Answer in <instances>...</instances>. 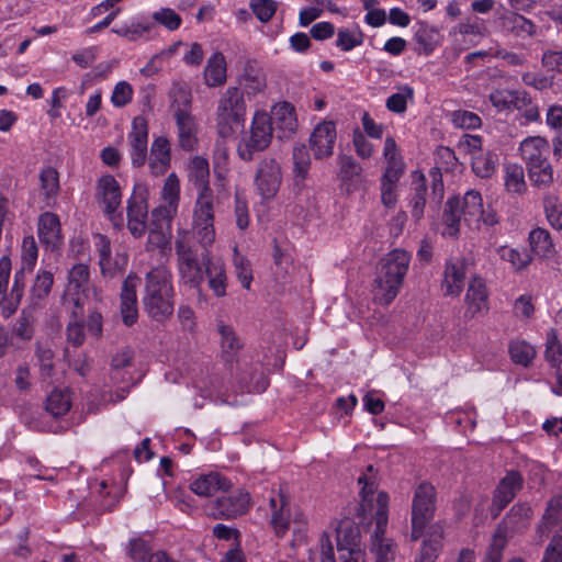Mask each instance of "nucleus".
<instances>
[{
  "mask_svg": "<svg viewBox=\"0 0 562 562\" xmlns=\"http://www.w3.org/2000/svg\"><path fill=\"white\" fill-rule=\"evenodd\" d=\"M188 177L189 181L198 190L192 212L193 232L198 237L200 246H212L215 241L216 233L214 227V195L210 188L209 161L201 156H194L189 165Z\"/></svg>",
  "mask_w": 562,
  "mask_h": 562,
  "instance_id": "obj_1",
  "label": "nucleus"
},
{
  "mask_svg": "<svg viewBox=\"0 0 562 562\" xmlns=\"http://www.w3.org/2000/svg\"><path fill=\"white\" fill-rule=\"evenodd\" d=\"M143 304L155 322H165L173 314L175 290L172 274L167 266L158 265L146 273Z\"/></svg>",
  "mask_w": 562,
  "mask_h": 562,
  "instance_id": "obj_2",
  "label": "nucleus"
},
{
  "mask_svg": "<svg viewBox=\"0 0 562 562\" xmlns=\"http://www.w3.org/2000/svg\"><path fill=\"white\" fill-rule=\"evenodd\" d=\"M409 263L411 255L404 249H394L380 260L373 289L375 301L382 305L393 302L403 285Z\"/></svg>",
  "mask_w": 562,
  "mask_h": 562,
  "instance_id": "obj_3",
  "label": "nucleus"
},
{
  "mask_svg": "<svg viewBox=\"0 0 562 562\" xmlns=\"http://www.w3.org/2000/svg\"><path fill=\"white\" fill-rule=\"evenodd\" d=\"M519 155L526 164L528 178L533 188L548 190L554 182L553 168L549 161L550 145L541 136H529L519 145Z\"/></svg>",
  "mask_w": 562,
  "mask_h": 562,
  "instance_id": "obj_4",
  "label": "nucleus"
},
{
  "mask_svg": "<svg viewBox=\"0 0 562 562\" xmlns=\"http://www.w3.org/2000/svg\"><path fill=\"white\" fill-rule=\"evenodd\" d=\"M198 237L189 229H178L175 240V250L177 256V269L180 281L192 289L200 290L204 280L205 265L200 260L196 251L193 249V239Z\"/></svg>",
  "mask_w": 562,
  "mask_h": 562,
  "instance_id": "obj_5",
  "label": "nucleus"
},
{
  "mask_svg": "<svg viewBox=\"0 0 562 562\" xmlns=\"http://www.w3.org/2000/svg\"><path fill=\"white\" fill-rule=\"evenodd\" d=\"M246 103L244 92L237 87H229L223 93L216 109L217 133L223 138L232 137L244 128Z\"/></svg>",
  "mask_w": 562,
  "mask_h": 562,
  "instance_id": "obj_6",
  "label": "nucleus"
},
{
  "mask_svg": "<svg viewBox=\"0 0 562 562\" xmlns=\"http://www.w3.org/2000/svg\"><path fill=\"white\" fill-rule=\"evenodd\" d=\"M436 490L429 483H420L412 502L411 539L416 541L425 533L426 526L432 520L436 512Z\"/></svg>",
  "mask_w": 562,
  "mask_h": 562,
  "instance_id": "obj_7",
  "label": "nucleus"
},
{
  "mask_svg": "<svg viewBox=\"0 0 562 562\" xmlns=\"http://www.w3.org/2000/svg\"><path fill=\"white\" fill-rule=\"evenodd\" d=\"M205 505V512L214 519H235L245 515L251 507L250 494L244 490L220 492Z\"/></svg>",
  "mask_w": 562,
  "mask_h": 562,
  "instance_id": "obj_8",
  "label": "nucleus"
},
{
  "mask_svg": "<svg viewBox=\"0 0 562 562\" xmlns=\"http://www.w3.org/2000/svg\"><path fill=\"white\" fill-rule=\"evenodd\" d=\"M272 123L263 111H257L252 117L250 134L240 139L237 153L245 160L250 161L257 151L265 150L272 139Z\"/></svg>",
  "mask_w": 562,
  "mask_h": 562,
  "instance_id": "obj_9",
  "label": "nucleus"
},
{
  "mask_svg": "<svg viewBox=\"0 0 562 562\" xmlns=\"http://www.w3.org/2000/svg\"><path fill=\"white\" fill-rule=\"evenodd\" d=\"M389 495L380 494L378 497V510L375 515V529L371 538V548L375 554V562H393L395 550L394 542L385 538V530L389 521Z\"/></svg>",
  "mask_w": 562,
  "mask_h": 562,
  "instance_id": "obj_10",
  "label": "nucleus"
},
{
  "mask_svg": "<svg viewBox=\"0 0 562 562\" xmlns=\"http://www.w3.org/2000/svg\"><path fill=\"white\" fill-rule=\"evenodd\" d=\"M282 182L280 164L270 157L261 159L255 173V186L259 195L271 200L278 193Z\"/></svg>",
  "mask_w": 562,
  "mask_h": 562,
  "instance_id": "obj_11",
  "label": "nucleus"
},
{
  "mask_svg": "<svg viewBox=\"0 0 562 562\" xmlns=\"http://www.w3.org/2000/svg\"><path fill=\"white\" fill-rule=\"evenodd\" d=\"M148 189L145 184L134 186L132 196L127 201V227L134 237H140L146 231Z\"/></svg>",
  "mask_w": 562,
  "mask_h": 562,
  "instance_id": "obj_12",
  "label": "nucleus"
},
{
  "mask_svg": "<svg viewBox=\"0 0 562 562\" xmlns=\"http://www.w3.org/2000/svg\"><path fill=\"white\" fill-rule=\"evenodd\" d=\"M95 247L102 277L112 279L122 276L128 262L127 255L116 252L113 257L109 238L101 234L97 235Z\"/></svg>",
  "mask_w": 562,
  "mask_h": 562,
  "instance_id": "obj_13",
  "label": "nucleus"
},
{
  "mask_svg": "<svg viewBox=\"0 0 562 562\" xmlns=\"http://www.w3.org/2000/svg\"><path fill=\"white\" fill-rule=\"evenodd\" d=\"M524 476L518 471H508L506 475L501 479L496 486L493 501L491 505V515L493 518L499 516L502 510L515 498L516 494L524 486Z\"/></svg>",
  "mask_w": 562,
  "mask_h": 562,
  "instance_id": "obj_14",
  "label": "nucleus"
},
{
  "mask_svg": "<svg viewBox=\"0 0 562 562\" xmlns=\"http://www.w3.org/2000/svg\"><path fill=\"white\" fill-rule=\"evenodd\" d=\"M337 138L336 124L333 121L318 123L310 137V147L315 159H325L333 155Z\"/></svg>",
  "mask_w": 562,
  "mask_h": 562,
  "instance_id": "obj_15",
  "label": "nucleus"
},
{
  "mask_svg": "<svg viewBox=\"0 0 562 562\" xmlns=\"http://www.w3.org/2000/svg\"><path fill=\"white\" fill-rule=\"evenodd\" d=\"M201 247L204 249L202 259L205 265L204 277L207 279V285L216 297H224L228 285L224 261L221 258L211 256L209 250L211 246Z\"/></svg>",
  "mask_w": 562,
  "mask_h": 562,
  "instance_id": "obj_16",
  "label": "nucleus"
},
{
  "mask_svg": "<svg viewBox=\"0 0 562 562\" xmlns=\"http://www.w3.org/2000/svg\"><path fill=\"white\" fill-rule=\"evenodd\" d=\"M128 143L131 146L132 165L136 168L144 166L147 160L148 145V123L144 116L138 115L133 119Z\"/></svg>",
  "mask_w": 562,
  "mask_h": 562,
  "instance_id": "obj_17",
  "label": "nucleus"
},
{
  "mask_svg": "<svg viewBox=\"0 0 562 562\" xmlns=\"http://www.w3.org/2000/svg\"><path fill=\"white\" fill-rule=\"evenodd\" d=\"M443 539L445 525L441 521L430 525L413 562H436L443 549Z\"/></svg>",
  "mask_w": 562,
  "mask_h": 562,
  "instance_id": "obj_18",
  "label": "nucleus"
},
{
  "mask_svg": "<svg viewBox=\"0 0 562 562\" xmlns=\"http://www.w3.org/2000/svg\"><path fill=\"white\" fill-rule=\"evenodd\" d=\"M358 484L361 485V490L359 493L361 501H360L359 507L357 509L358 517H366L367 514L371 513L372 510H374V516H375L376 510H378V497L380 494H382V493L386 494V493L380 492L376 495V497L374 498V493L376 491L378 483H376V473H375L373 465L370 464L367 467V471L363 472L358 477Z\"/></svg>",
  "mask_w": 562,
  "mask_h": 562,
  "instance_id": "obj_19",
  "label": "nucleus"
},
{
  "mask_svg": "<svg viewBox=\"0 0 562 562\" xmlns=\"http://www.w3.org/2000/svg\"><path fill=\"white\" fill-rule=\"evenodd\" d=\"M97 200L102 211L112 216L122 202L119 182L113 176H102L97 183Z\"/></svg>",
  "mask_w": 562,
  "mask_h": 562,
  "instance_id": "obj_20",
  "label": "nucleus"
},
{
  "mask_svg": "<svg viewBox=\"0 0 562 562\" xmlns=\"http://www.w3.org/2000/svg\"><path fill=\"white\" fill-rule=\"evenodd\" d=\"M138 281L139 279L135 273H130L122 284L120 311L122 321L126 326L134 325L138 318L136 296Z\"/></svg>",
  "mask_w": 562,
  "mask_h": 562,
  "instance_id": "obj_21",
  "label": "nucleus"
},
{
  "mask_svg": "<svg viewBox=\"0 0 562 562\" xmlns=\"http://www.w3.org/2000/svg\"><path fill=\"white\" fill-rule=\"evenodd\" d=\"M180 181L176 173H170L165 180L161 198L166 205L153 210L151 216L156 220L170 221L176 214L179 204Z\"/></svg>",
  "mask_w": 562,
  "mask_h": 562,
  "instance_id": "obj_22",
  "label": "nucleus"
},
{
  "mask_svg": "<svg viewBox=\"0 0 562 562\" xmlns=\"http://www.w3.org/2000/svg\"><path fill=\"white\" fill-rule=\"evenodd\" d=\"M383 156L386 160V167L382 175L381 182L397 186V182L404 173L405 165L393 137H386Z\"/></svg>",
  "mask_w": 562,
  "mask_h": 562,
  "instance_id": "obj_23",
  "label": "nucleus"
},
{
  "mask_svg": "<svg viewBox=\"0 0 562 562\" xmlns=\"http://www.w3.org/2000/svg\"><path fill=\"white\" fill-rule=\"evenodd\" d=\"M90 280V270L88 265L77 263L68 273V284L64 295L65 303L80 305L81 294L85 293Z\"/></svg>",
  "mask_w": 562,
  "mask_h": 562,
  "instance_id": "obj_24",
  "label": "nucleus"
},
{
  "mask_svg": "<svg viewBox=\"0 0 562 562\" xmlns=\"http://www.w3.org/2000/svg\"><path fill=\"white\" fill-rule=\"evenodd\" d=\"M147 160L153 176L159 177L168 171L171 161V147L167 137L158 136L153 140Z\"/></svg>",
  "mask_w": 562,
  "mask_h": 562,
  "instance_id": "obj_25",
  "label": "nucleus"
},
{
  "mask_svg": "<svg viewBox=\"0 0 562 562\" xmlns=\"http://www.w3.org/2000/svg\"><path fill=\"white\" fill-rule=\"evenodd\" d=\"M216 331L220 335L221 357L227 363H233L237 360L239 351L244 347V342L237 335L232 325L218 321L216 324Z\"/></svg>",
  "mask_w": 562,
  "mask_h": 562,
  "instance_id": "obj_26",
  "label": "nucleus"
},
{
  "mask_svg": "<svg viewBox=\"0 0 562 562\" xmlns=\"http://www.w3.org/2000/svg\"><path fill=\"white\" fill-rule=\"evenodd\" d=\"M231 487L232 483L226 477L214 472L200 475L190 484V490L194 494L204 497H216L217 493L226 492L227 490H231Z\"/></svg>",
  "mask_w": 562,
  "mask_h": 562,
  "instance_id": "obj_27",
  "label": "nucleus"
},
{
  "mask_svg": "<svg viewBox=\"0 0 562 562\" xmlns=\"http://www.w3.org/2000/svg\"><path fill=\"white\" fill-rule=\"evenodd\" d=\"M38 238L41 243L52 250L61 243L60 222L56 214L46 212L38 218Z\"/></svg>",
  "mask_w": 562,
  "mask_h": 562,
  "instance_id": "obj_28",
  "label": "nucleus"
},
{
  "mask_svg": "<svg viewBox=\"0 0 562 562\" xmlns=\"http://www.w3.org/2000/svg\"><path fill=\"white\" fill-rule=\"evenodd\" d=\"M178 130L179 146L186 151H192L198 145V126L191 113H175Z\"/></svg>",
  "mask_w": 562,
  "mask_h": 562,
  "instance_id": "obj_29",
  "label": "nucleus"
},
{
  "mask_svg": "<svg viewBox=\"0 0 562 562\" xmlns=\"http://www.w3.org/2000/svg\"><path fill=\"white\" fill-rule=\"evenodd\" d=\"M467 314L471 317L488 310V294L481 278H473L465 294Z\"/></svg>",
  "mask_w": 562,
  "mask_h": 562,
  "instance_id": "obj_30",
  "label": "nucleus"
},
{
  "mask_svg": "<svg viewBox=\"0 0 562 562\" xmlns=\"http://www.w3.org/2000/svg\"><path fill=\"white\" fill-rule=\"evenodd\" d=\"M552 530H562V496L557 495L549 499L538 532L541 537H548Z\"/></svg>",
  "mask_w": 562,
  "mask_h": 562,
  "instance_id": "obj_31",
  "label": "nucleus"
},
{
  "mask_svg": "<svg viewBox=\"0 0 562 562\" xmlns=\"http://www.w3.org/2000/svg\"><path fill=\"white\" fill-rule=\"evenodd\" d=\"M465 278L464 260L449 261L443 272L442 289L445 295H459Z\"/></svg>",
  "mask_w": 562,
  "mask_h": 562,
  "instance_id": "obj_32",
  "label": "nucleus"
},
{
  "mask_svg": "<svg viewBox=\"0 0 562 562\" xmlns=\"http://www.w3.org/2000/svg\"><path fill=\"white\" fill-rule=\"evenodd\" d=\"M532 514V508L528 503H517L506 514L502 524L506 531L520 532L529 525Z\"/></svg>",
  "mask_w": 562,
  "mask_h": 562,
  "instance_id": "obj_33",
  "label": "nucleus"
},
{
  "mask_svg": "<svg viewBox=\"0 0 562 562\" xmlns=\"http://www.w3.org/2000/svg\"><path fill=\"white\" fill-rule=\"evenodd\" d=\"M357 548H361V535L359 527L355 526L350 520L340 521L337 528L338 553Z\"/></svg>",
  "mask_w": 562,
  "mask_h": 562,
  "instance_id": "obj_34",
  "label": "nucleus"
},
{
  "mask_svg": "<svg viewBox=\"0 0 562 562\" xmlns=\"http://www.w3.org/2000/svg\"><path fill=\"white\" fill-rule=\"evenodd\" d=\"M269 117L271 119L272 126L276 125L277 128L284 133H293L296 130L295 110L288 102L277 104Z\"/></svg>",
  "mask_w": 562,
  "mask_h": 562,
  "instance_id": "obj_35",
  "label": "nucleus"
},
{
  "mask_svg": "<svg viewBox=\"0 0 562 562\" xmlns=\"http://www.w3.org/2000/svg\"><path fill=\"white\" fill-rule=\"evenodd\" d=\"M461 207V201L459 198H450L446 203V209L442 215V222L445 228L442 232L443 236L456 237L460 232V222L463 218L459 212Z\"/></svg>",
  "mask_w": 562,
  "mask_h": 562,
  "instance_id": "obj_36",
  "label": "nucleus"
},
{
  "mask_svg": "<svg viewBox=\"0 0 562 562\" xmlns=\"http://www.w3.org/2000/svg\"><path fill=\"white\" fill-rule=\"evenodd\" d=\"M204 78L210 87H218L226 81V60L222 53L216 52L209 58Z\"/></svg>",
  "mask_w": 562,
  "mask_h": 562,
  "instance_id": "obj_37",
  "label": "nucleus"
},
{
  "mask_svg": "<svg viewBox=\"0 0 562 562\" xmlns=\"http://www.w3.org/2000/svg\"><path fill=\"white\" fill-rule=\"evenodd\" d=\"M501 23L505 31L516 36H532L536 33L533 22L515 12L504 14L501 18Z\"/></svg>",
  "mask_w": 562,
  "mask_h": 562,
  "instance_id": "obj_38",
  "label": "nucleus"
},
{
  "mask_svg": "<svg viewBox=\"0 0 562 562\" xmlns=\"http://www.w3.org/2000/svg\"><path fill=\"white\" fill-rule=\"evenodd\" d=\"M414 40L418 45L416 48L417 54L428 56L438 46V31L427 23H419Z\"/></svg>",
  "mask_w": 562,
  "mask_h": 562,
  "instance_id": "obj_39",
  "label": "nucleus"
},
{
  "mask_svg": "<svg viewBox=\"0 0 562 562\" xmlns=\"http://www.w3.org/2000/svg\"><path fill=\"white\" fill-rule=\"evenodd\" d=\"M412 191L413 193L409 201L412 206V216L416 221H419L424 216L427 195L426 179L424 175L420 173L413 179Z\"/></svg>",
  "mask_w": 562,
  "mask_h": 562,
  "instance_id": "obj_40",
  "label": "nucleus"
},
{
  "mask_svg": "<svg viewBox=\"0 0 562 562\" xmlns=\"http://www.w3.org/2000/svg\"><path fill=\"white\" fill-rule=\"evenodd\" d=\"M293 172L295 186H302L308 176L311 167L310 153L305 145L299 144L293 147Z\"/></svg>",
  "mask_w": 562,
  "mask_h": 562,
  "instance_id": "obj_41",
  "label": "nucleus"
},
{
  "mask_svg": "<svg viewBox=\"0 0 562 562\" xmlns=\"http://www.w3.org/2000/svg\"><path fill=\"white\" fill-rule=\"evenodd\" d=\"M504 182L508 193L518 195L524 194L527 191V183L522 166L518 164L506 165Z\"/></svg>",
  "mask_w": 562,
  "mask_h": 562,
  "instance_id": "obj_42",
  "label": "nucleus"
},
{
  "mask_svg": "<svg viewBox=\"0 0 562 562\" xmlns=\"http://www.w3.org/2000/svg\"><path fill=\"white\" fill-rule=\"evenodd\" d=\"M529 244L531 250L540 257H551L554 252V246L551 236L547 229L535 228L529 234Z\"/></svg>",
  "mask_w": 562,
  "mask_h": 562,
  "instance_id": "obj_43",
  "label": "nucleus"
},
{
  "mask_svg": "<svg viewBox=\"0 0 562 562\" xmlns=\"http://www.w3.org/2000/svg\"><path fill=\"white\" fill-rule=\"evenodd\" d=\"M460 201L461 207L459 212L462 214L464 222L470 223L472 220L479 218L483 207V200L480 192L470 190Z\"/></svg>",
  "mask_w": 562,
  "mask_h": 562,
  "instance_id": "obj_44",
  "label": "nucleus"
},
{
  "mask_svg": "<svg viewBox=\"0 0 562 562\" xmlns=\"http://www.w3.org/2000/svg\"><path fill=\"white\" fill-rule=\"evenodd\" d=\"M546 217L549 224L558 231L562 229V209L559 195L553 192H546L542 198Z\"/></svg>",
  "mask_w": 562,
  "mask_h": 562,
  "instance_id": "obj_45",
  "label": "nucleus"
},
{
  "mask_svg": "<svg viewBox=\"0 0 562 562\" xmlns=\"http://www.w3.org/2000/svg\"><path fill=\"white\" fill-rule=\"evenodd\" d=\"M169 98L175 113H191L192 95L190 89L186 85L179 82L173 83L169 91Z\"/></svg>",
  "mask_w": 562,
  "mask_h": 562,
  "instance_id": "obj_46",
  "label": "nucleus"
},
{
  "mask_svg": "<svg viewBox=\"0 0 562 562\" xmlns=\"http://www.w3.org/2000/svg\"><path fill=\"white\" fill-rule=\"evenodd\" d=\"M54 284V276L50 271L43 270L40 271L33 285L31 288V301L34 304H37L40 301H43L50 293L52 286Z\"/></svg>",
  "mask_w": 562,
  "mask_h": 562,
  "instance_id": "obj_47",
  "label": "nucleus"
},
{
  "mask_svg": "<svg viewBox=\"0 0 562 562\" xmlns=\"http://www.w3.org/2000/svg\"><path fill=\"white\" fill-rule=\"evenodd\" d=\"M364 34L358 25L351 29H339L337 32L336 46L342 52H349L362 45Z\"/></svg>",
  "mask_w": 562,
  "mask_h": 562,
  "instance_id": "obj_48",
  "label": "nucleus"
},
{
  "mask_svg": "<svg viewBox=\"0 0 562 562\" xmlns=\"http://www.w3.org/2000/svg\"><path fill=\"white\" fill-rule=\"evenodd\" d=\"M71 406V401L68 392L54 390L47 396L46 411L54 417L64 416Z\"/></svg>",
  "mask_w": 562,
  "mask_h": 562,
  "instance_id": "obj_49",
  "label": "nucleus"
},
{
  "mask_svg": "<svg viewBox=\"0 0 562 562\" xmlns=\"http://www.w3.org/2000/svg\"><path fill=\"white\" fill-rule=\"evenodd\" d=\"M498 157L494 153H479L472 158V169L476 176L488 178L494 173Z\"/></svg>",
  "mask_w": 562,
  "mask_h": 562,
  "instance_id": "obj_50",
  "label": "nucleus"
},
{
  "mask_svg": "<svg viewBox=\"0 0 562 562\" xmlns=\"http://www.w3.org/2000/svg\"><path fill=\"white\" fill-rule=\"evenodd\" d=\"M414 97V90L409 86H404L398 92L391 94L385 102V106L393 113H404L407 108V101Z\"/></svg>",
  "mask_w": 562,
  "mask_h": 562,
  "instance_id": "obj_51",
  "label": "nucleus"
},
{
  "mask_svg": "<svg viewBox=\"0 0 562 562\" xmlns=\"http://www.w3.org/2000/svg\"><path fill=\"white\" fill-rule=\"evenodd\" d=\"M509 353L515 363L528 367L535 358L536 351L526 341H515L509 345Z\"/></svg>",
  "mask_w": 562,
  "mask_h": 562,
  "instance_id": "obj_52",
  "label": "nucleus"
},
{
  "mask_svg": "<svg viewBox=\"0 0 562 562\" xmlns=\"http://www.w3.org/2000/svg\"><path fill=\"white\" fill-rule=\"evenodd\" d=\"M498 252L501 258L509 262L513 269L517 271L526 268L531 261L530 255L525 250L501 247Z\"/></svg>",
  "mask_w": 562,
  "mask_h": 562,
  "instance_id": "obj_53",
  "label": "nucleus"
},
{
  "mask_svg": "<svg viewBox=\"0 0 562 562\" xmlns=\"http://www.w3.org/2000/svg\"><path fill=\"white\" fill-rule=\"evenodd\" d=\"M134 360V351L130 347L117 350L111 360L112 380H119L121 370L131 368Z\"/></svg>",
  "mask_w": 562,
  "mask_h": 562,
  "instance_id": "obj_54",
  "label": "nucleus"
},
{
  "mask_svg": "<svg viewBox=\"0 0 562 562\" xmlns=\"http://www.w3.org/2000/svg\"><path fill=\"white\" fill-rule=\"evenodd\" d=\"M546 360L553 367L558 368L562 363V345L558 340L554 329H550L547 334Z\"/></svg>",
  "mask_w": 562,
  "mask_h": 562,
  "instance_id": "obj_55",
  "label": "nucleus"
},
{
  "mask_svg": "<svg viewBox=\"0 0 562 562\" xmlns=\"http://www.w3.org/2000/svg\"><path fill=\"white\" fill-rule=\"evenodd\" d=\"M40 181L47 201L57 195L59 190L58 172L54 168L48 167L42 170Z\"/></svg>",
  "mask_w": 562,
  "mask_h": 562,
  "instance_id": "obj_56",
  "label": "nucleus"
},
{
  "mask_svg": "<svg viewBox=\"0 0 562 562\" xmlns=\"http://www.w3.org/2000/svg\"><path fill=\"white\" fill-rule=\"evenodd\" d=\"M506 544V536L498 529L494 533L482 562H503V551Z\"/></svg>",
  "mask_w": 562,
  "mask_h": 562,
  "instance_id": "obj_57",
  "label": "nucleus"
},
{
  "mask_svg": "<svg viewBox=\"0 0 562 562\" xmlns=\"http://www.w3.org/2000/svg\"><path fill=\"white\" fill-rule=\"evenodd\" d=\"M249 7L260 22L267 23L276 14L278 2L274 0H250Z\"/></svg>",
  "mask_w": 562,
  "mask_h": 562,
  "instance_id": "obj_58",
  "label": "nucleus"
},
{
  "mask_svg": "<svg viewBox=\"0 0 562 562\" xmlns=\"http://www.w3.org/2000/svg\"><path fill=\"white\" fill-rule=\"evenodd\" d=\"M515 108L520 111L528 122H535L539 119V109L526 91H519L517 94Z\"/></svg>",
  "mask_w": 562,
  "mask_h": 562,
  "instance_id": "obj_59",
  "label": "nucleus"
},
{
  "mask_svg": "<svg viewBox=\"0 0 562 562\" xmlns=\"http://www.w3.org/2000/svg\"><path fill=\"white\" fill-rule=\"evenodd\" d=\"M34 316L31 311L23 310L15 325L13 334L22 340H30L33 337Z\"/></svg>",
  "mask_w": 562,
  "mask_h": 562,
  "instance_id": "obj_60",
  "label": "nucleus"
},
{
  "mask_svg": "<svg viewBox=\"0 0 562 562\" xmlns=\"http://www.w3.org/2000/svg\"><path fill=\"white\" fill-rule=\"evenodd\" d=\"M450 117L452 124L459 128L474 130L481 125L480 116L470 111L457 110L451 112Z\"/></svg>",
  "mask_w": 562,
  "mask_h": 562,
  "instance_id": "obj_61",
  "label": "nucleus"
},
{
  "mask_svg": "<svg viewBox=\"0 0 562 562\" xmlns=\"http://www.w3.org/2000/svg\"><path fill=\"white\" fill-rule=\"evenodd\" d=\"M520 90H496L490 94V100L497 110H509L515 108L516 97Z\"/></svg>",
  "mask_w": 562,
  "mask_h": 562,
  "instance_id": "obj_62",
  "label": "nucleus"
},
{
  "mask_svg": "<svg viewBox=\"0 0 562 562\" xmlns=\"http://www.w3.org/2000/svg\"><path fill=\"white\" fill-rule=\"evenodd\" d=\"M338 164L344 181H350L362 172V167L349 155H339Z\"/></svg>",
  "mask_w": 562,
  "mask_h": 562,
  "instance_id": "obj_63",
  "label": "nucleus"
},
{
  "mask_svg": "<svg viewBox=\"0 0 562 562\" xmlns=\"http://www.w3.org/2000/svg\"><path fill=\"white\" fill-rule=\"evenodd\" d=\"M541 562H562V536L555 535L544 550Z\"/></svg>",
  "mask_w": 562,
  "mask_h": 562,
  "instance_id": "obj_64",
  "label": "nucleus"
}]
</instances>
